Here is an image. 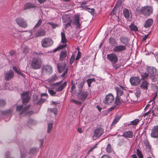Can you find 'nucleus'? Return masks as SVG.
I'll return each instance as SVG.
<instances>
[{
  "mask_svg": "<svg viewBox=\"0 0 158 158\" xmlns=\"http://www.w3.org/2000/svg\"><path fill=\"white\" fill-rule=\"evenodd\" d=\"M107 59L111 62L113 67L116 69L121 66L119 63H118V59L117 55L115 53H111L107 56Z\"/></svg>",
  "mask_w": 158,
  "mask_h": 158,
  "instance_id": "2",
  "label": "nucleus"
},
{
  "mask_svg": "<svg viewBox=\"0 0 158 158\" xmlns=\"http://www.w3.org/2000/svg\"><path fill=\"white\" fill-rule=\"evenodd\" d=\"M86 9L88 10L89 12H90L92 15H94V9L93 8L90 9L86 7Z\"/></svg>",
  "mask_w": 158,
  "mask_h": 158,
  "instance_id": "51",
  "label": "nucleus"
},
{
  "mask_svg": "<svg viewBox=\"0 0 158 158\" xmlns=\"http://www.w3.org/2000/svg\"><path fill=\"white\" fill-rule=\"evenodd\" d=\"M129 27L131 31H136L138 30V27L134 25L133 23H132Z\"/></svg>",
  "mask_w": 158,
  "mask_h": 158,
  "instance_id": "35",
  "label": "nucleus"
},
{
  "mask_svg": "<svg viewBox=\"0 0 158 158\" xmlns=\"http://www.w3.org/2000/svg\"><path fill=\"white\" fill-rule=\"evenodd\" d=\"M42 64V61L41 58L36 56L32 59L31 65L32 69H38L41 68Z\"/></svg>",
  "mask_w": 158,
  "mask_h": 158,
  "instance_id": "4",
  "label": "nucleus"
},
{
  "mask_svg": "<svg viewBox=\"0 0 158 158\" xmlns=\"http://www.w3.org/2000/svg\"><path fill=\"white\" fill-rule=\"evenodd\" d=\"M87 82L88 83V85L89 87L91 86V84L92 83L95 82V80L94 78H89L87 80Z\"/></svg>",
  "mask_w": 158,
  "mask_h": 158,
  "instance_id": "43",
  "label": "nucleus"
},
{
  "mask_svg": "<svg viewBox=\"0 0 158 158\" xmlns=\"http://www.w3.org/2000/svg\"><path fill=\"white\" fill-rule=\"evenodd\" d=\"M149 76L148 73L145 72L141 74L142 77L141 80H144L147 79Z\"/></svg>",
  "mask_w": 158,
  "mask_h": 158,
  "instance_id": "37",
  "label": "nucleus"
},
{
  "mask_svg": "<svg viewBox=\"0 0 158 158\" xmlns=\"http://www.w3.org/2000/svg\"><path fill=\"white\" fill-rule=\"evenodd\" d=\"M33 123V120L32 119H30L27 122L28 125L29 126L30 124H32Z\"/></svg>",
  "mask_w": 158,
  "mask_h": 158,
  "instance_id": "63",
  "label": "nucleus"
},
{
  "mask_svg": "<svg viewBox=\"0 0 158 158\" xmlns=\"http://www.w3.org/2000/svg\"><path fill=\"white\" fill-rule=\"evenodd\" d=\"M66 44H63V45H59V46H58L57 48H55L53 50V52H56L57 51H58V50H60L61 49H62L65 47L66 46Z\"/></svg>",
  "mask_w": 158,
  "mask_h": 158,
  "instance_id": "39",
  "label": "nucleus"
},
{
  "mask_svg": "<svg viewBox=\"0 0 158 158\" xmlns=\"http://www.w3.org/2000/svg\"><path fill=\"white\" fill-rule=\"evenodd\" d=\"M48 92L52 96H56V91H54L51 88H49L48 89Z\"/></svg>",
  "mask_w": 158,
  "mask_h": 158,
  "instance_id": "36",
  "label": "nucleus"
},
{
  "mask_svg": "<svg viewBox=\"0 0 158 158\" xmlns=\"http://www.w3.org/2000/svg\"><path fill=\"white\" fill-rule=\"evenodd\" d=\"M123 101L122 100H120V98H119L118 96H117L116 97L115 100V103L117 105H118L120 104Z\"/></svg>",
  "mask_w": 158,
  "mask_h": 158,
  "instance_id": "41",
  "label": "nucleus"
},
{
  "mask_svg": "<svg viewBox=\"0 0 158 158\" xmlns=\"http://www.w3.org/2000/svg\"><path fill=\"white\" fill-rule=\"evenodd\" d=\"M16 21L17 24L20 27L24 28L27 27V24L23 19L19 17L16 19Z\"/></svg>",
  "mask_w": 158,
  "mask_h": 158,
  "instance_id": "15",
  "label": "nucleus"
},
{
  "mask_svg": "<svg viewBox=\"0 0 158 158\" xmlns=\"http://www.w3.org/2000/svg\"><path fill=\"white\" fill-rule=\"evenodd\" d=\"M38 149L35 148H32L30 150V153L32 154H35L38 152Z\"/></svg>",
  "mask_w": 158,
  "mask_h": 158,
  "instance_id": "42",
  "label": "nucleus"
},
{
  "mask_svg": "<svg viewBox=\"0 0 158 158\" xmlns=\"http://www.w3.org/2000/svg\"><path fill=\"white\" fill-rule=\"evenodd\" d=\"M68 18H69V22L65 25L64 28L65 29H66L67 28V27L71 26V25L72 20L71 19L70 17H68Z\"/></svg>",
  "mask_w": 158,
  "mask_h": 158,
  "instance_id": "48",
  "label": "nucleus"
},
{
  "mask_svg": "<svg viewBox=\"0 0 158 158\" xmlns=\"http://www.w3.org/2000/svg\"><path fill=\"white\" fill-rule=\"evenodd\" d=\"M75 56H74L73 54L72 55V56L71 57L70 59V64H72L73 62V61L74 60V59H75Z\"/></svg>",
  "mask_w": 158,
  "mask_h": 158,
  "instance_id": "55",
  "label": "nucleus"
},
{
  "mask_svg": "<svg viewBox=\"0 0 158 158\" xmlns=\"http://www.w3.org/2000/svg\"><path fill=\"white\" fill-rule=\"evenodd\" d=\"M114 99L113 95L112 94L110 93L106 96L103 102L106 105H110L113 102Z\"/></svg>",
  "mask_w": 158,
  "mask_h": 158,
  "instance_id": "11",
  "label": "nucleus"
},
{
  "mask_svg": "<svg viewBox=\"0 0 158 158\" xmlns=\"http://www.w3.org/2000/svg\"><path fill=\"white\" fill-rule=\"evenodd\" d=\"M32 34L36 37H42L45 35L46 31L40 28L38 30L33 29Z\"/></svg>",
  "mask_w": 158,
  "mask_h": 158,
  "instance_id": "9",
  "label": "nucleus"
},
{
  "mask_svg": "<svg viewBox=\"0 0 158 158\" xmlns=\"http://www.w3.org/2000/svg\"><path fill=\"white\" fill-rule=\"evenodd\" d=\"M4 75L5 80L6 81H9L13 78L14 73L13 71L10 70L6 72Z\"/></svg>",
  "mask_w": 158,
  "mask_h": 158,
  "instance_id": "12",
  "label": "nucleus"
},
{
  "mask_svg": "<svg viewBox=\"0 0 158 158\" xmlns=\"http://www.w3.org/2000/svg\"><path fill=\"white\" fill-rule=\"evenodd\" d=\"M123 15L125 18L127 19L129 17L130 12L127 9L124 8L123 9Z\"/></svg>",
  "mask_w": 158,
  "mask_h": 158,
  "instance_id": "30",
  "label": "nucleus"
},
{
  "mask_svg": "<svg viewBox=\"0 0 158 158\" xmlns=\"http://www.w3.org/2000/svg\"><path fill=\"white\" fill-rule=\"evenodd\" d=\"M145 148L147 152H149L151 151V147L149 145L145 146Z\"/></svg>",
  "mask_w": 158,
  "mask_h": 158,
  "instance_id": "58",
  "label": "nucleus"
},
{
  "mask_svg": "<svg viewBox=\"0 0 158 158\" xmlns=\"http://www.w3.org/2000/svg\"><path fill=\"white\" fill-rule=\"evenodd\" d=\"M106 151L108 153H110L112 151V148L110 144H108L106 149Z\"/></svg>",
  "mask_w": 158,
  "mask_h": 158,
  "instance_id": "46",
  "label": "nucleus"
},
{
  "mask_svg": "<svg viewBox=\"0 0 158 158\" xmlns=\"http://www.w3.org/2000/svg\"><path fill=\"white\" fill-rule=\"evenodd\" d=\"M146 69V71L150 74V78L154 81L155 77L158 74L156 68L152 66H147Z\"/></svg>",
  "mask_w": 158,
  "mask_h": 158,
  "instance_id": "5",
  "label": "nucleus"
},
{
  "mask_svg": "<svg viewBox=\"0 0 158 158\" xmlns=\"http://www.w3.org/2000/svg\"><path fill=\"white\" fill-rule=\"evenodd\" d=\"M42 20L41 19H40L37 23L35 24V26L34 27L33 29L35 30L36 29V28L37 27H38L40 26L42 23Z\"/></svg>",
  "mask_w": 158,
  "mask_h": 158,
  "instance_id": "49",
  "label": "nucleus"
},
{
  "mask_svg": "<svg viewBox=\"0 0 158 158\" xmlns=\"http://www.w3.org/2000/svg\"><path fill=\"white\" fill-rule=\"evenodd\" d=\"M104 132V130L102 128L98 127L95 130L93 136L96 138H99L102 135Z\"/></svg>",
  "mask_w": 158,
  "mask_h": 158,
  "instance_id": "14",
  "label": "nucleus"
},
{
  "mask_svg": "<svg viewBox=\"0 0 158 158\" xmlns=\"http://www.w3.org/2000/svg\"><path fill=\"white\" fill-rule=\"evenodd\" d=\"M121 118V116H116L114 118L113 121L111 125H114L116 124L118 122Z\"/></svg>",
  "mask_w": 158,
  "mask_h": 158,
  "instance_id": "38",
  "label": "nucleus"
},
{
  "mask_svg": "<svg viewBox=\"0 0 158 158\" xmlns=\"http://www.w3.org/2000/svg\"><path fill=\"white\" fill-rule=\"evenodd\" d=\"M81 53L80 51L78 52L76 58V60H78L81 57Z\"/></svg>",
  "mask_w": 158,
  "mask_h": 158,
  "instance_id": "56",
  "label": "nucleus"
},
{
  "mask_svg": "<svg viewBox=\"0 0 158 158\" xmlns=\"http://www.w3.org/2000/svg\"><path fill=\"white\" fill-rule=\"evenodd\" d=\"M80 14L78 13L75 15L74 18V23L76 26L77 28H80Z\"/></svg>",
  "mask_w": 158,
  "mask_h": 158,
  "instance_id": "19",
  "label": "nucleus"
},
{
  "mask_svg": "<svg viewBox=\"0 0 158 158\" xmlns=\"http://www.w3.org/2000/svg\"><path fill=\"white\" fill-rule=\"evenodd\" d=\"M53 125V123L50 122L48 124L47 132L49 133L52 131V128Z\"/></svg>",
  "mask_w": 158,
  "mask_h": 158,
  "instance_id": "33",
  "label": "nucleus"
},
{
  "mask_svg": "<svg viewBox=\"0 0 158 158\" xmlns=\"http://www.w3.org/2000/svg\"><path fill=\"white\" fill-rule=\"evenodd\" d=\"M42 46L44 48H47L52 46L53 42L49 38H45L42 39L41 41Z\"/></svg>",
  "mask_w": 158,
  "mask_h": 158,
  "instance_id": "8",
  "label": "nucleus"
},
{
  "mask_svg": "<svg viewBox=\"0 0 158 158\" xmlns=\"http://www.w3.org/2000/svg\"><path fill=\"white\" fill-rule=\"evenodd\" d=\"M36 7L37 6L35 4L31 2H27L24 5L23 10H25L27 9H35Z\"/></svg>",
  "mask_w": 158,
  "mask_h": 158,
  "instance_id": "16",
  "label": "nucleus"
},
{
  "mask_svg": "<svg viewBox=\"0 0 158 158\" xmlns=\"http://www.w3.org/2000/svg\"><path fill=\"white\" fill-rule=\"evenodd\" d=\"M12 35L15 37L18 38L20 35V32L18 31L14 30Z\"/></svg>",
  "mask_w": 158,
  "mask_h": 158,
  "instance_id": "34",
  "label": "nucleus"
},
{
  "mask_svg": "<svg viewBox=\"0 0 158 158\" xmlns=\"http://www.w3.org/2000/svg\"><path fill=\"white\" fill-rule=\"evenodd\" d=\"M57 79V77L56 75L55 74L53 75L50 78H49L48 81V82H52L55 81Z\"/></svg>",
  "mask_w": 158,
  "mask_h": 158,
  "instance_id": "31",
  "label": "nucleus"
},
{
  "mask_svg": "<svg viewBox=\"0 0 158 158\" xmlns=\"http://www.w3.org/2000/svg\"><path fill=\"white\" fill-rule=\"evenodd\" d=\"M139 121V120L138 119H136L134 120L133 121H132L131 122V124L134 125H136L138 123Z\"/></svg>",
  "mask_w": 158,
  "mask_h": 158,
  "instance_id": "50",
  "label": "nucleus"
},
{
  "mask_svg": "<svg viewBox=\"0 0 158 158\" xmlns=\"http://www.w3.org/2000/svg\"><path fill=\"white\" fill-rule=\"evenodd\" d=\"M12 69L17 74L19 72V71L18 70V68L16 66H13Z\"/></svg>",
  "mask_w": 158,
  "mask_h": 158,
  "instance_id": "59",
  "label": "nucleus"
},
{
  "mask_svg": "<svg viewBox=\"0 0 158 158\" xmlns=\"http://www.w3.org/2000/svg\"><path fill=\"white\" fill-rule=\"evenodd\" d=\"M41 71L43 74L50 75L52 72V68L50 65H45L43 66Z\"/></svg>",
  "mask_w": 158,
  "mask_h": 158,
  "instance_id": "10",
  "label": "nucleus"
},
{
  "mask_svg": "<svg viewBox=\"0 0 158 158\" xmlns=\"http://www.w3.org/2000/svg\"><path fill=\"white\" fill-rule=\"evenodd\" d=\"M126 47L123 45H120L115 46L113 49V51L115 52H118L125 51Z\"/></svg>",
  "mask_w": 158,
  "mask_h": 158,
  "instance_id": "17",
  "label": "nucleus"
},
{
  "mask_svg": "<svg viewBox=\"0 0 158 158\" xmlns=\"http://www.w3.org/2000/svg\"><path fill=\"white\" fill-rule=\"evenodd\" d=\"M130 81L131 85L135 86L138 85L140 82V79L137 77H131Z\"/></svg>",
  "mask_w": 158,
  "mask_h": 158,
  "instance_id": "18",
  "label": "nucleus"
},
{
  "mask_svg": "<svg viewBox=\"0 0 158 158\" xmlns=\"http://www.w3.org/2000/svg\"><path fill=\"white\" fill-rule=\"evenodd\" d=\"M29 50V48L27 47H25L23 51V52L25 53H27Z\"/></svg>",
  "mask_w": 158,
  "mask_h": 158,
  "instance_id": "62",
  "label": "nucleus"
},
{
  "mask_svg": "<svg viewBox=\"0 0 158 158\" xmlns=\"http://www.w3.org/2000/svg\"><path fill=\"white\" fill-rule=\"evenodd\" d=\"M151 136L154 138L158 137V126H154L152 130Z\"/></svg>",
  "mask_w": 158,
  "mask_h": 158,
  "instance_id": "20",
  "label": "nucleus"
},
{
  "mask_svg": "<svg viewBox=\"0 0 158 158\" xmlns=\"http://www.w3.org/2000/svg\"><path fill=\"white\" fill-rule=\"evenodd\" d=\"M67 16L66 15H65L63 17V22L64 23H65L67 21L66 20V19L67 18Z\"/></svg>",
  "mask_w": 158,
  "mask_h": 158,
  "instance_id": "64",
  "label": "nucleus"
},
{
  "mask_svg": "<svg viewBox=\"0 0 158 158\" xmlns=\"http://www.w3.org/2000/svg\"><path fill=\"white\" fill-rule=\"evenodd\" d=\"M115 89L117 92V96H121L123 94L124 87L121 86H119L118 87H115Z\"/></svg>",
  "mask_w": 158,
  "mask_h": 158,
  "instance_id": "23",
  "label": "nucleus"
},
{
  "mask_svg": "<svg viewBox=\"0 0 158 158\" xmlns=\"http://www.w3.org/2000/svg\"><path fill=\"white\" fill-rule=\"evenodd\" d=\"M67 85V82L63 83L62 81H61L60 82L54 83L53 85V87L56 91L60 92L63 90Z\"/></svg>",
  "mask_w": 158,
  "mask_h": 158,
  "instance_id": "6",
  "label": "nucleus"
},
{
  "mask_svg": "<svg viewBox=\"0 0 158 158\" xmlns=\"http://www.w3.org/2000/svg\"><path fill=\"white\" fill-rule=\"evenodd\" d=\"M109 42L111 46H115L117 43L116 41L112 37L110 38Z\"/></svg>",
  "mask_w": 158,
  "mask_h": 158,
  "instance_id": "32",
  "label": "nucleus"
},
{
  "mask_svg": "<svg viewBox=\"0 0 158 158\" xmlns=\"http://www.w3.org/2000/svg\"><path fill=\"white\" fill-rule=\"evenodd\" d=\"M67 56V51L66 50L62 51L60 53V60H65Z\"/></svg>",
  "mask_w": 158,
  "mask_h": 158,
  "instance_id": "25",
  "label": "nucleus"
},
{
  "mask_svg": "<svg viewBox=\"0 0 158 158\" xmlns=\"http://www.w3.org/2000/svg\"><path fill=\"white\" fill-rule=\"evenodd\" d=\"M71 102L77 105H81V102L78 101L77 100L74 99L71 100Z\"/></svg>",
  "mask_w": 158,
  "mask_h": 158,
  "instance_id": "52",
  "label": "nucleus"
},
{
  "mask_svg": "<svg viewBox=\"0 0 158 158\" xmlns=\"http://www.w3.org/2000/svg\"><path fill=\"white\" fill-rule=\"evenodd\" d=\"M66 66V64L64 63H57V67L58 69V71L59 73H61L64 70Z\"/></svg>",
  "mask_w": 158,
  "mask_h": 158,
  "instance_id": "21",
  "label": "nucleus"
},
{
  "mask_svg": "<svg viewBox=\"0 0 158 158\" xmlns=\"http://www.w3.org/2000/svg\"><path fill=\"white\" fill-rule=\"evenodd\" d=\"M30 106V105H28L23 107V105H18L16 107V111L19 115L24 114L25 115L28 116H30L33 114L32 111H27V110L29 109Z\"/></svg>",
  "mask_w": 158,
  "mask_h": 158,
  "instance_id": "3",
  "label": "nucleus"
},
{
  "mask_svg": "<svg viewBox=\"0 0 158 158\" xmlns=\"http://www.w3.org/2000/svg\"><path fill=\"white\" fill-rule=\"evenodd\" d=\"M47 24L50 25L53 29H55L56 27H58V24H56L52 22H48L47 23Z\"/></svg>",
  "mask_w": 158,
  "mask_h": 158,
  "instance_id": "45",
  "label": "nucleus"
},
{
  "mask_svg": "<svg viewBox=\"0 0 158 158\" xmlns=\"http://www.w3.org/2000/svg\"><path fill=\"white\" fill-rule=\"evenodd\" d=\"M153 11V9L151 6H145L142 7L140 10L141 13L146 17L149 16Z\"/></svg>",
  "mask_w": 158,
  "mask_h": 158,
  "instance_id": "7",
  "label": "nucleus"
},
{
  "mask_svg": "<svg viewBox=\"0 0 158 158\" xmlns=\"http://www.w3.org/2000/svg\"><path fill=\"white\" fill-rule=\"evenodd\" d=\"M134 93L136 98H137L140 96V91L139 89H136V92Z\"/></svg>",
  "mask_w": 158,
  "mask_h": 158,
  "instance_id": "47",
  "label": "nucleus"
},
{
  "mask_svg": "<svg viewBox=\"0 0 158 158\" xmlns=\"http://www.w3.org/2000/svg\"><path fill=\"white\" fill-rule=\"evenodd\" d=\"M10 154V153L9 152H6L5 154L6 158H14L12 157H9V156Z\"/></svg>",
  "mask_w": 158,
  "mask_h": 158,
  "instance_id": "61",
  "label": "nucleus"
},
{
  "mask_svg": "<svg viewBox=\"0 0 158 158\" xmlns=\"http://www.w3.org/2000/svg\"><path fill=\"white\" fill-rule=\"evenodd\" d=\"M45 101V99H40L37 102V103L39 105H41Z\"/></svg>",
  "mask_w": 158,
  "mask_h": 158,
  "instance_id": "54",
  "label": "nucleus"
},
{
  "mask_svg": "<svg viewBox=\"0 0 158 158\" xmlns=\"http://www.w3.org/2000/svg\"><path fill=\"white\" fill-rule=\"evenodd\" d=\"M83 84L84 82L81 81L79 82L76 87L75 84L72 83L70 91L72 92L74 89H76L75 92L77 96L79 99L82 101L85 100L88 95V92L86 90H84L81 92Z\"/></svg>",
  "mask_w": 158,
  "mask_h": 158,
  "instance_id": "1",
  "label": "nucleus"
},
{
  "mask_svg": "<svg viewBox=\"0 0 158 158\" xmlns=\"http://www.w3.org/2000/svg\"><path fill=\"white\" fill-rule=\"evenodd\" d=\"M137 154L139 156V158H143V156L141 152L139 149H137Z\"/></svg>",
  "mask_w": 158,
  "mask_h": 158,
  "instance_id": "44",
  "label": "nucleus"
},
{
  "mask_svg": "<svg viewBox=\"0 0 158 158\" xmlns=\"http://www.w3.org/2000/svg\"><path fill=\"white\" fill-rule=\"evenodd\" d=\"M148 83L146 81H142L140 85V88L143 89L147 90L148 88Z\"/></svg>",
  "mask_w": 158,
  "mask_h": 158,
  "instance_id": "26",
  "label": "nucleus"
},
{
  "mask_svg": "<svg viewBox=\"0 0 158 158\" xmlns=\"http://www.w3.org/2000/svg\"><path fill=\"white\" fill-rule=\"evenodd\" d=\"M13 111L11 110H6L0 111V114H2L4 115L10 116L12 114Z\"/></svg>",
  "mask_w": 158,
  "mask_h": 158,
  "instance_id": "24",
  "label": "nucleus"
},
{
  "mask_svg": "<svg viewBox=\"0 0 158 158\" xmlns=\"http://www.w3.org/2000/svg\"><path fill=\"white\" fill-rule=\"evenodd\" d=\"M153 20L152 19H148L145 22L144 27L147 28L150 27L153 23Z\"/></svg>",
  "mask_w": 158,
  "mask_h": 158,
  "instance_id": "27",
  "label": "nucleus"
},
{
  "mask_svg": "<svg viewBox=\"0 0 158 158\" xmlns=\"http://www.w3.org/2000/svg\"><path fill=\"white\" fill-rule=\"evenodd\" d=\"M21 96L23 104L27 103L29 101L30 98L28 92H25L21 94Z\"/></svg>",
  "mask_w": 158,
  "mask_h": 158,
  "instance_id": "13",
  "label": "nucleus"
},
{
  "mask_svg": "<svg viewBox=\"0 0 158 158\" xmlns=\"http://www.w3.org/2000/svg\"><path fill=\"white\" fill-rule=\"evenodd\" d=\"M48 111L50 112H53L55 115L57 114V109L56 108H48Z\"/></svg>",
  "mask_w": 158,
  "mask_h": 158,
  "instance_id": "40",
  "label": "nucleus"
},
{
  "mask_svg": "<svg viewBox=\"0 0 158 158\" xmlns=\"http://www.w3.org/2000/svg\"><path fill=\"white\" fill-rule=\"evenodd\" d=\"M6 104V101L3 99H0V106H3Z\"/></svg>",
  "mask_w": 158,
  "mask_h": 158,
  "instance_id": "53",
  "label": "nucleus"
},
{
  "mask_svg": "<svg viewBox=\"0 0 158 158\" xmlns=\"http://www.w3.org/2000/svg\"><path fill=\"white\" fill-rule=\"evenodd\" d=\"M120 40L121 42L126 47L128 44L129 42V40L126 37L122 36L120 38Z\"/></svg>",
  "mask_w": 158,
  "mask_h": 158,
  "instance_id": "22",
  "label": "nucleus"
},
{
  "mask_svg": "<svg viewBox=\"0 0 158 158\" xmlns=\"http://www.w3.org/2000/svg\"><path fill=\"white\" fill-rule=\"evenodd\" d=\"M26 153H22L21 152V158H28V156Z\"/></svg>",
  "mask_w": 158,
  "mask_h": 158,
  "instance_id": "57",
  "label": "nucleus"
},
{
  "mask_svg": "<svg viewBox=\"0 0 158 158\" xmlns=\"http://www.w3.org/2000/svg\"><path fill=\"white\" fill-rule=\"evenodd\" d=\"M61 42L64 44H66L67 40L66 38L65 33L64 32H62L61 33Z\"/></svg>",
  "mask_w": 158,
  "mask_h": 158,
  "instance_id": "29",
  "label": "nucleus"
},
{
  "mask_svg": "<svg viewBox=\"0 0 158 158\" xmlns=\"http://www.w3.org/2000/svg\"><path fill=\"white\" fill-rule=\"evenodd\" d=\"M123 136L126 138H131L133 136V132L131 131H126L123 133Z\"/></svg>",
  "mask_w": 158,
  "mask_h": 158,
  "instance_id": "28",
  "label": "nucleus"
},
{
  "mask_svg": "<svg viewBox=\"0 0 158 158\" xmlns=\"http://www.w3.org/2000/svg\"><path fill=\"white\" fill-rule=\"evenodd\" d=\"M68 68H67L65 70L64 72L61 75V76H62V77H64L66 75V74L68 72Z\"/></svg>",
  "mask_w": 158,
  "mask_h": 158,
  "instance_id": "60",
  "label": "nucleus"
}]
</instances>
